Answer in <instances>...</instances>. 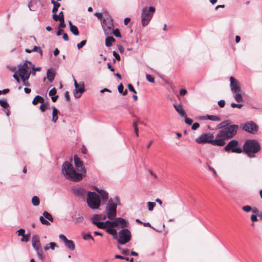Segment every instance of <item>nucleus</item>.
<instances>
[{"mask_svg":"<svg viewBox=\"0 0 262 262\" xmlns=\"http://www.w3.org/2000/svg\"><path fill=\"white\" fill-rule=\"evenodd\" d=\"M238 129V126L237 125L233 124L230 125L219 132L217 133L218 138L219 139L222 140L223 142L222 146L225 145L226 140L230 139L236 135Z\"/></svg>","mask_w":262,"mask_h":262,"instance_id":"f257e3e1","label":"nucleus"},{"mask_svg":"<svg viewBox=\"0 0 262 262\" xmlns=\"http://www.w3.org/2000/svg\"><path fill=\"white\" fill-rule=\"evenodd\" d=\"M62 172L67 179L73 181H79L82 179V173L77 172L73 165L68 162L63 164Z\"/></svg>","mask_w":262,"mask_h":262,"instance_id":"f03ea898","label":"nucleus"},{"mask_svg":"<svg viewBox=\"0 0 262 262\" xmlns=\"http://www.w3.org/2000/svg\"><path fill=\"white\" fill-rule=\"evenodd\" d=\"M260 149V145L256 140H248L243 145V152L250 158L254 157V154L257 153Z\"/></svg>","mask_w":262,"mask_h":262,"instance_id":"7ed1b4c3","label":"nucleus"},{"mask_svg":"<svg viewBox=\"0 0 262 262\" xmlns=\"http://www.w3.org/2000/svg\"><path fill=\"white\" fill-rule=\"evenodd\" d=\"M196 141L198 143H208L214 146H222L223 144L222 140L218 138V134L216 135V138L214 139V136L212 134L207 133L201 135L196 138Z\"/></svg>","mask_w":262,"mask_h":262,"instance_id":"20e7f679","label":"nucleus"},{"mask_svg":"<svg viewBox=\"0 0 262 262\" xmlns=\"http://www.w3.org/2000/svg\"><path fill=\"white\" fill-rule=\"evenodd\" d=\"M119 200L115 198L114 200L110 199L105 208V213L108 219L113 220L115 219L117 214L116 208Z\"/></svg>","mask_w":262,"mask_h":262,"instance_id":"39448f33","label":"nucleus"},{"mask_svg":"<svg viewBox=\"0 0 262 262\" xmlns=\"http://www.w3.org/2000/svg\"><path fill=\"white\" fill-rule=\"evenodd\" d=\"M156 9L154 7L144 8L142 9L141 14V23L143 27L147 26L151 19Z\"/></svg>","mask_w":262,"mask_h":262,"instance_id":"423d86ee","label":"nucleus"},{"mask_svg":"<svg viewBox=\"0 0 262 262\" xmlns=\"http://www.w3.org/2000/svg\"><path fill=\"white\" fill-rule=\"evenodd\" d=\"M87 203L91 208L98 209L101 204L99 196L95 192L89 191L87 194Z\"/></svg>","mask_w":262,"mask_h":262,"instance_id":"0eeeda50","label":"nucleus"},{"mask_svg":"<svg viewBox=\"0 0 262 262\" xmlns=\"http://www.w3.org/2000/svg\"><path fill=\"white\" fill-rule=\"evenodd\" d=\"M32 66V63L26 61L18 69V73L21 80L25 82L28 80L30 75V72L28 71Z\"/></svg>","mask_w":262,"mask_h":262,"instance_id":"6e6552de","label":"nucleus"},{"mask_svg":"<svg viewBox=\"0 0 262 262\" xmlns=\"http://www.w3.org/2000/svg\"><path fill=\"white\" fill-rule=\"evenodd\" d=\"M131 233L127 229H123L119 231L118 237L116 239L119 244L124 245L128 243L131 239Z\"/></svg>","mask_w":262,"mask_h":262,"instance_id":"1a4fd4ad","label":"nucleus"},{"mask_svg":"<svg viewBox=\"0 0 262 262\" xmlns=\"http://www.w3.org/2000/svg\"><path fill=\"white\" fill-rule=\"evenodd\" d=\"M238 142L235 140H231L224 147V150L226 152L231 151L232 152L241 154L243 152V149L238 147Z\"/></svg>","mask_w":262,"mask_h":262,"instance_id":"9d476101","label":"nucleus"},{"mask_svg":"<svg viewBox=\"0 0 262 262\" xmlns=\"http://www.w3.org/2000/svg\"><path fill=\"white\" fill-rule=\"evenodd\" d=\"M231 90L233 93L242 92L241 84L234 77H230Z\"/></svg>","mask_w":262,"mask_h":262,"instance_id":"9b49d317","label":"nucleus"},{"mask_svg":"<svg viewBox=\"0 0 262 262\" xmlns=\"http://www.w3.org/2000/svg\"><path fill=\"white\" fill-rule=\"evenodd\" d=\"M101 24L104 31H106V29H107L108 31H111L114 27L113 20L108 15H106V17L102 19Z\"/></svg>","mask_w":262,"mask_h":262,"instance_id":"f8f14e48","label":"nucleus"},{"mask_svg":"<svg viewBox=\"0 0 262 262\" xmlns=\"http://www.w3.org/2000/svg\"><path fill=\"white\" fill-rule=\"evenodd\" d=\"M242 128L246 132L254 134L257 131L258 126L253 122L251 121L245 123L243 126Z\"/></svg>","mask_w":262,"mask_h":262,"instance_id":"ddd939ff","label":"nucleus"},{"mask_svg":"<svg viewBox=\"0 0 262 262\" xmlns=\"http://www.w3.org/2000/svg\"><path fill=\"white\" fill-rule=\"evenodd\" d=\"M74 160L75 167L78 171L81 172L82 173H86L85 167L83 165V162L80 160V158L77 155L74 157Z\"/></svg>","mask_w":262,"mask_h":262,"instance_id":"4468645a","label":"nucleus"},{"mask_svg":"<svg viewBox=\"0 0 262 262\" xmlns=\"http://www.w3.org/2000/svg\"><path fill=\"white\" fill-rule=\"evenodd\" d=\"M85 91L84 84L83 83H80V86L75 88L73 94L75 98H79L83 93Z\"/></svg>","mask_w":262,"mask_h":262,"instance_id":"2eb2a0df","label":"nucleus"},{"mask_svg":"<svg viewBox=\"0 0 262 262\" xmlns=\"http://www.w3.org/2000/svg\"><path fill=\"white\" fill-rule=\"evenodd\" d=\"M32 243L33 247L36 250L41 248L39 238L38 235H34L32 237Z\"/></svg>","mask_w":262,"mask_h":262,"instance_id":"dca6fc26","label":"nucleus"},{"mask_svg":"<svg viewBox=\"0 0 262 262\" xmlns=\"http://www.w3.org/2000/svg\"><path fill=\"white\" fill-rule=\"evenodd\" d=\"M173 106L177 112V113L179 114V115L182 117H186V113L184 109L183 108L182 104H174Z\"/></svg>","mask_w":262,"mask_h":262,"instance_id":"f3484780","label":"nucleus"},{"mask_svg":"<svg viewBox=\"0 0 262 262\" xmlns=\"http://www.w3.org/2000/svg\"><path fill=\"white\" fill-rule=\"evenodd\" d=\"M95 189L98 193H99L100 194L101 198L103 201H106L108 199V193L107 192H106L104 190L99 189V188L96 187L95 188Z\"/></svg>","mask_w":262,"mask_h":262,"instance_id":"a211bd4d","label":"nucleus"},{"mask_svg":"<svg viewBox=\"0 0 262 262\" xmlns=\"http://www.w3.org/2000/svg\"><path fill=\"white\" fill-rule=\"evenodd\" d=\"M117 222L118 223V226H120L122 228H125L128 227V223L126 221L121 217L117 218Z\"/></svg>","mask_w":262,"mask_h":262,"instance_id":"6ab92c4d","label":"nucleus"},{"mask_svg":"<svg viewBox=\"0 0 262 262\" xmlns=\"http://www.w3.org/2000/svg\"><path fill=\"white\" fill-rule=\"evenodd\" d=\"M55 73L52 69H49L47 72V77L50 82H52L55 78Z\"/></svg>","mask_w":262,"mask_h":262,"instance_id":"aec40b11","label":"nucleus"},{"mask_svg":"<svg viewBox=\"0 0 262 262\" xmlns=\"http://www.w3.org/2000/svg\"><path fill=\"white\" fill-rule=\"evenodd\" d=\"M69 26H70V31L75 36H78L79 34V31L78 30L77 27L73 25L72 22L69 21Z\"/></svg>","mask_w":262,"mask_h":262,"instance_id":"412c9836","label":"nucleus"},{"mask_svg":"<svg viewBox=\"0 0 262 262\" xmlns=\"http://www.w3.org/2000/svg\"><path fill=\"white\" fill-rule=\"evenodd\" d=\"M39 102L41 103H44V99L42 97H41L39 95H37L35 97V98L33 100L32 104L33 105H36Z\"/></svg>","mask_w":262,"mask_h":262,"instance_id":"4be33fe9","label":"nucleus"},{"mask_svg":"<svg viewBox=\"0 0 262 262\" xmlns=\"http://www.w3.org/2000/svg\"><path fill=\"white\" fill-rule=\"evenodd\" d=\"M25 51L27 53H31L32 52H37L39 53L41 56H42V51L41 49V48L39 47L34 46L32 50L26 49Z\"/></svg>","mask_w":262,"mask_h":262,"instance_id":"5701e85b","label":"nucleus"},{"mask_svg":"<svg viewBox=\"0 0 262 262\" xmlns=\"http://www.w3.org/2000/svg\"><path fill=\"white\" fill-rule=\"evenodd\" d=\"M64 244L66 247L71 250H74L75 248L74 243L72 240L68 239Z\"/></svg>","mask_w":262,"mask_h":262,"instance_id":"b1692460","label":"nucleus"},{"mask_svg":"<svg viewBox=\"0 0 262 262\" xmlns=\"http://www.w3.org/2000/svg\"><path fill=\"white\" fill-rule=\"evenodd\" d=\"M115 41V39L112 36H108L105 39V45L106 47H110L112 46V43Z\"/></svg>","mask_w":262,"mask_h":262,"instance_id":"393cba45","label":"nucleus"},{"mask_svg":"<svg viewBox=\"0 0 262 262\" xmlns=\"http://www.w3.org/2000/svg\"><path fill=\"white\" fill-rule=\"evenodd\" d=\"M106 232L112 235L114 239H117V232L116 229H114L113 228H108L106 229Z\"/></svg>","mask_w":262,"mask_h":262,"instance_id":"a878e982","label":"nucleus"},{"mask_svg":"<svg viewBox=\"0 0 262 262\" xmlns=\"http://www.w3.org/2000/svg\"><path fill=\"white\" fill-rule=\"evenodd\" d=\"M59 111L55 108L53 107L52 121L56 122L58 119V114Z\"/></svg>","mask_w":262,"mask_h":262,"instance_id":"bb28decb","label":"nucleus"},{"mask_svg":"<svg viewBox=\"0 0 262 262\" xmlns=\"http://www.w3.org/2000/svg\"><path fill=\"white\" fill-rule=\"evenodd\" d=\"M73 191L76 194H77L79 196L82 195L84 193L83 189L82 188H81V187L74 188L73 189Z\"/></svg>","mask_w":262,"mask_h":262,"instance_id":"cd10ccee","label":"nucleus"},{"mask_svg":"<svg viewBox=\"0 0 262 262\" xmlns=\"http://www.w3.org/2000/svg\"><path fill=\"white\" fill-rule=\"evenodd\" d=\"M234 94H235V95H234V97L235 101L239 103L243 101V96L241 94V92H238L237 93H234Z\"/></svg>","mask_w":262,"mask_h":262,"instance_id":"c85d7f7f","label":"nucleus"},{"mask_svg":"<svg viewBox=\"0 0 262 262\" xmlns=\"http://www.w3.org/2000/svg\"><path fill=\"white\" fill-rule=\"evenodd\" d=\"M207 119L213 121H220L221 120V119L219 117L215 115H207Z\"/></svg>","mask_w":262,"mask_h":262,"instance_id":"c756f323","label":"nucleus"},{"mask_svg":"<svg viewBox=\"0 0 262 262\" xmlns=\"http://www.w3.org/2000/svg\"><path fill=\"white\" fill-rule=\"evenodd\" d=\"M56 246V243L52 242V243H50L49 244L45 246L44 247V249L46 251L48 250L50 248L53 250V249H54V248Z\"/></svg>","mask_w":262,"mask_h":262,"instance_id":"7c9ffc66","label":"nucleus"},{"mask_svg":"<svg viewBox=\"0 0 262 262\" xmlns=\"http://www.w3.org/2000/svg\"><path fill=\"white\" fill-rule=\"evenodd\" d=\"M43 215L44 217L46 218L47 220H48L49 221H51L52 222H53V218L52 217L51 214L48 212L47 211H44L43 212Z\"/></svg>","mask_w":262,"mask_h":262,"instance_id":"2f4dec72","label":"nucleus"},{"mask_svg":"<svg viewBox=\"0 0 262 262\" xmlns=\"http://www.w3.org/2000/svg\"><path fill=\"white\" fill-rule=\"evenodd\" d=\"M0 105L6 109H7L9 107V104L8 103L6 100L3 99L0 100Z\"/></svg>","mask_w":262,"mask_h":262,"instance_id":"473e14b6","label":"nucleus"},{"mask_svg":"<svg viewBox=\"0 0 262 262\" xmlns=\"http://www.w3.org/2000/svg\"><path fill=\"white\" fill-rule=\"evenodd\" d=\"M32 203L33 205L34 206H38L40 203V201H39V198L36 196H34L32 198Z\"/></svg>","mask_w":262,"mask_h":262,"instance_id":"72a5a7b5","label":"nucleus"},{"mask_svg":"<svg viewBox=\"0 0 262 262\" xmlns=\"http://www.w3.org/2000/svg\"><path fill=\"white\" fill-rule=\"evenodd\" d=\"M147 206L148 210L151 211L153 210L154 207L156 206V204L154 202H148L147 203Z\"/></svg>","mask_w":262,"mask_h":262,"instance_id":"f704fd0d","label":"nucleus"},{"mask_svg":"<svg viewBox=\"0 0 262 262\" xmlns=\"http://www.w3.org/2000/svg\"><path fill=\"white\" fill-rule=\"evenodd\" d=\"M94 224L97 226V227L100 229H105V226L104 224V222H96L94 223Z\"/></svg>","mask_w":262,"mask_h":262,"instance_id":"c9c22d12","label":"nucleus"},{"mask_svg":"<svg viewBox=\"0 0 262 262\" xmlns=\"http://www.w3.org/2000/svg\"><path fill=\"white\" fill-rule=\"evenodd\" d=\"M39 221L43 225H50V223L47 220H45L43 216L39 217Z\"/></svg>","mask_w":262,"mask_h":262,"instance_id":"e433bc0d","label":"nucleus"},{"mask_svg":"<svg viewBox=\"0 0 262 262\" xmlns=\"http://www.w3.org/2000/svg\"><path fill=\"white\" fill-rule=\"evenodd\" d=\"M37 255L38 257L40 258V259L43 260V252L41 248L38 249V250H36Z\"/></svg>","mask_w":262,"mask_h":262,"instance_id":"4c0bfd02","label":"nucleus"},{"mask_svg":"<svg viewBox=\"0 0 262 262\" xmlns=\"http://www.w3.org/2000/svg\"><path fill=\"white\" fill-rule=\"evenodd\" d=\"M83 238L84 240L92 239L93 241H94L93 237L89 233H86V234H84L83 236Z\"/></svg>","mask_w":262,"mask_h":262,"instance_id":"58836bf2","label":"nucleus"},{"mask_svg":"<svg viewBox=\"0 0 262 262\" xmlns=\"http://www.w3.org/2000/svg\"><path fill=\"white\" fill-rule=\"evenodd\" d=\"M86 43V40H83L77 45L78 49L82 48Z\"/></svg>","mask_w":262,"mask_h":262,"instance_id":"ea45409f","label":"nucleus"},{"mask_svg":"<svg viewBox=\"0 0 262 262\" xmlns=\"http://www.w3.org/2000/svg\"><path fill=\"white\" fill-rule=\"evenodd\" d=\"M30 238V234H25L24 235L22 236V238L21 239V242H27L29 241Z\"/></svg>","mask_w":262,"mask_h":262,"instance_id":"a19ab883","label":"nucleus"},{"mask_svg":"<svg viewBox=\"0 0 262 262\" xmlns=\"http://www.w3.org/2000/svg\"><path fill=\"white\" fill-rule=\"evenodd\" d=\"M83 220V217L81 215H78L75 218V221L76 223H81Z\"/></svg>","mask_w":262,"mask_h":262,"instance_id":"79ce46f5","label":"nucleus"},{"mask_svg":"<svg viewBox=\"0 0 262 262\" xmlns=\"http://www.w3.org/2000/svg\"><path fill=\"white\" fill-rule=\"evenodd\" d=\"M146 79L151 82V83H154L155 82V79L153 77H152L151 75H149V74H146Z\"/></svg>","mask_w":262,"mask_h":262,"instance_id":"37998d69","label":"nucleus"},{"mask_svg":"<svg viewBox=\"0 0 262 262\" xmlns=\"http://www.w3.org/2000/svg\"><path fill=\"white\" fill-rule=\"evenodd\" d=\"M48 104L47 103H41L40 106V109L42 112H44L47 108Z\"/></svg>","mask_w":262,"mask_h":262,"instance_id":"c03bdc74","label":"nucleus"},{"mask_svg":"<svg viewBox=\"0 0 262 262\" xmlns=\"http://www.w3.org/2000/svg\"><path fill=\"white\" fill-rule=\"evenodd\" d=\"M56 89L54 88L50 91L49 94L50 96H53L56 95Z\"/></svg>","mask_w":262,"mask_h":262,"instance_id":"a18cd8bd","label":"nucleus"},{"mask_svg":"<svg viewBox=\"0 0 262 262\" xmlns=\"http://www.w3.org/2000/svg\"><path fill=\"white\" fill-rule=\"evenodd\" d=\"M242 209L245 211V212H249L251 210L252 208L251 207L249 206V205H247V206H244L242 207Z\"/></svg>","mask_w":262,"mask_h":262,"instance_id":"49530a36","label":"nucleus"},{"mask_svg":"<svg viewBox=\"0 0 262 262\" xmlns=\"http://www.w3.org/2000/svg\"><path fill=\"white\" fill-rule=\"evenodd\" d=\"M113 34L116 37H121V34L119 32V30L118 29H116L115 30H114Z\"/></svg>","mask_w":262,"mask_h":262,"instance_id":"de8ad7c7","label":"nucleus"},{"mask_svg":"<svg viewBox=\"0 0 262 262\" xmlns=\"http://www.w3.org/2000/svg\"><path fill=\"white\" fill-rule=\"evenodd\" d=\"M231 106L233 108L237 107L238 108H241L243 107V105L242 104H236L233 102L231 104Z\"/></svg>","mask_w":262,"mask_h":262,"instance_id":"09e8293b","label":"nucleus"},{"mask_svg":"<svg viewBox=\"0 0 262 262\" xmlns=\"http://www.w3.org/2000/svg\"><path fill=\"white\" fill-rule=\"evenodd\" d=\"M128 90L130 91V92H133L134 94H137V92L135 90V89H134V88L133 87V86L132 85V84H128Z\"/></svg>","mask_w":262,"mask_h":262,"instance_id":"8fccbe9b","label":"nucleus"},{"mask_svg":"<svg viewBox=\"0 0 262 262\" xmlns=\"http://www.w3.org/2000/svg\"><path fill=\"white\" fill-rule=\"evenodd\" d=\"M108 223H110L111 224V226H112V228L118 226L117 222V219H116L115 221H111V222H108Z\"/></svg>","mask_w":262,"mask_h":262,"instance_id":"3c124183","label":"nucleus"},{"mask_svg":"<svg viewBox=\"0 0 262 262\" xmlns=\"http://www.w3.org/2000/svg\"><path fill=\"white\" fill-rule=\"evenodd\" d=\"M113 54L114 56L115 57V58L116 59V60H117L118 61L120 60V59H121L120 56L116 51H113Z\"/></svg>","mask_w":262,"mask_h":262,"instance_id":"603ef678","label":"nucleus"},{"mask_svg":"<svg viewBox=\"0 0 262 262\" xmlns=\"http://www.w3.org/2000/svg\"><path fill=\"white\" fill-rule=\"evenodd\" d=\"M17 233H18V236H23L25 234V230L23 229H20L19 230H18L17 231Z\"/></svg>","mask_w":262,"mask_h":262,"instance_id":"864d4df0","label":"nucleus"},{"mask_svg":"<svg viewBox=\"0 0 262 262\" xmlns=\"http://www.w3.org/2000/svg\"><path fill=\"white\" fill-rule=\"evenodd\" d=\"M185 117V122L186 123L189 124V125H191L192 122H193V120L192 119H190V118H187L186 116Z\"/></svg>","mask_w":262,"mask_h":262,"instance_id":"5fc2aeb1","label":"nucleus"},{"mask_svg":"<svg viewBox=\"0 0 262 262\" xmlns=\"http://www.w3.org/2000/svg\"><path fill=\"white\" fill-rule=\"evenodd\" d=\"M218 104L221 107H224L225 105V102L223 100H221L218 102Z\"/></svg>","mask_w":262,"mask_h":262,"instance_id":"6e6d98bb","label":"nucleus"},{"mask_svg":"<svg viewBox=\"0 0 262 262\" xmlns=\"http://www.w3.org/2000/svg\"><path fill=\"white\" fill-rule=\"evenodd\" d=\"M199 126H200L199 123L195 122L193 124V125L192 126V129L196 130V129H198L199 127Z\"/></svg>","mask_w":262,"mask_h":262,"instance_id":"4d7b16f0","label":"nucleus"},{"mask_svg":"<svg viewBox=\"0 0 262 262\" xmlns=\"http://www.w3.org/2000/svg\"><path fill=\"white\" fill-rule=\"evenodd\" d=\"M59 21H60V23H59V27L60 28H65L66 27V24L64 23V19L60 20Z\"/></svg>","mask_w":262,"mask_h":262,"instance_id":"13d9d810","label":"nucleus"},{"mask_svg":"<svg viewBox=\"0 0 262 262\" xmlns=\"http://www.w3.org/2000/svg\"><path fill=\"white\" fill-rule=\"evenodd\" d=\"M123 89H124L123 85L121 83L118 87V90L119 92L121 94L123 92Z\"/></svg>","mask_w":262,"mask_h":262,"instance_id":"bf43d9fd","label":"nucleus"},{"mask_svg":"<svg viewBox=\"0 0 262 262\" xmlns=\"http://www.w3.org/2000/svg\"><path fill=\"white\" fill-rule=\"evenodd\" d=\"M99 220V218H98V215H94L92 218V222L94 224V223H96V222H98V221Z\"/></svg>","mask_w":262,"mask_h":262,"instance_id":"052dcab7","label":"nucleus"},{"mask_svg":"<svg viewBox=\"0 0 262 262\" xmlns=\"http://www.w3.org/2000/svg\"><path fill=\"white\" fill-rule=\"evenodd\" d=\"M59 237L60 239L63 241L64 243H65L68 239L63 234H60Z\"/></svg>","mask_w":262,"mask_h":262,"instance_id":"680f3d73","label":"nucleus"},{"mask_svg":"<svg viewBox=\"0 0 262 262\" xmlns=\"http://www.w3.org/2000/svg\"><path fill=\"white\" fill-rule=\"evenodd\" d=\"M53 18L54 19V20L55 21H60V19L59 18V16H58V15H57L56 14H54L53 15Z\"/></svg>","mask_w":262,"mask_h":262,"instance_id":"e2e57ef3","label":"nucleus"},{"mask_svg":"<svg viewBox=\"0 0 262 262\" xmlns=\"http://www.w3.org/2000/svg\"><path fill=\"white\" fill-rule=\"evenodd\" d=\"M64 97L67 101H69L70 99V97L69 95V93L68 91H67L64 94Z\"/></svg>","mask_w":262,"mask_h":262,"instance_id":"0e129e2a","label":"nucleus"},{"mask_svg":"<svg viewBox=\"0 0 262 262\" xmlns=\"http://www.w3.org/2000/svg\"><path fill=\"white\" fill-rule=\"evenodd\" d=\"M187 92L185 89H181L180 91V94L181 96H184L187 94Z\"/></svg>","mask_w":262,"mask_h":262,"instance_id":"69168bd1","label":"nucleus"},{"mask_svg":"<svg viewBox=\"0 0 262 262\" xmlns=\"http://www.w3.org/2000/svg\"><path fill=\"white\" fill-rule=\"evenodd\" d=\"M223 124H224V128L226 127L227 126H229L230 125V121L229 120H226L225 121L222 122Z\"/></svg>","mask_w":262,"mask_h":262,"instance_id":"338daca9","label":"nucleus"},{"mask_svg":"<svg viewBox=\"0 0 262 262\" xmlns=\"http://www.w3.org/2000/svg\"><path fill=\"white\" fill-rule=\"evenodd\" d=\"M251 220L253 222H256L257 221V217L256 215L252 214L251 216Z\"/></svg>","mask_w":262,"mask_h":262,"instance_id":"774afa93","label":"nucleus"}]
</instances>
